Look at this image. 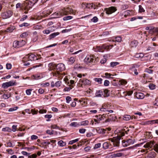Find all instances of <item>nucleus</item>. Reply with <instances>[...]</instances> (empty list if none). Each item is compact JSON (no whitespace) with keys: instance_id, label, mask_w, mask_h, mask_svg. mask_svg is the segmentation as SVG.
<instances>
[{"instance_id":"33","label":"nucleus","mask_w":158,"mask_h":158,"mask_svg":"<svg viewBox=\"0 0 158 158\" xmlns=\"http://www.w3.org/2000/svg\"><path fill=\"white\" fill-rule=\"evenodd\" d=\"M59 32L54 33L50 35V39H51L54 38L56 35H59Z\"/></svg>"},{"instance_id":"42","label":"nucleus","mask_w":158,"mask_h":158,"mask_svg":"<svg viewBox=\"0 0 158 158\" xmlns=\"http://www.w3.org/2000/svg\"><path fill=\"white\" fill-rule=\"evenodd\" d=\"M86 142L85 141L83 140H81L78 143L77 146L79 147L80 146H81L82 145L84 144Z\"/></svg>"},{"instance_id":"61","label":"nucleus","mask_w":158,"mask_h":158,"mask_svg":"<svg viewBox=\"0 0 158 158\" xmlns=\"http://www.w3.org/2000/svg\"><path fill=\"white\" fill-rule=\"evenodd\" d=\"M38 138V137L35 135H32L31 137V139L32 140L34 139H36Z\"/></svg>"},{"instance_id":"56","label":"nucleus","mask_w":158,"mask_h":158,"mask_svg":"<svg viewBox=\"0 0 158 158\" xmlns=\"http://www.w3.org/2000/svg\"><path fill=\"white\" fill-rule=\"evenodd\" d=\"M61 84V82L60 81H58L56 82L55 83V86L56 87H59L60 86Z\"/></svg>"},{"instance_id":"50","label":"nucleus","mask_w":158,"mask_h":158,"mask_svg":"<svg viewBox=\"0 0 158 158\" xmlns=\"http://www.w3.org/2000/svg\"><path fill=\"white\" fill-rule=\"evenodd\" d=\"M139 11L140 12H143L145 11V10L143 8L141 5L139 6Z\"/></svg>"},{"instance_id":"36","label":"nucleus","mask_w":158,"mask_h":158,"mask_svg":"<svg viewBox=\"0 0 158 158\" xmlns=\"http://www.w3.org/2000/svg\"><path fill=\"white\" fill-rule=\"evenodd\" d=\"M15 27H8L7 30L6 31L7 32H12L14 29Z\"/></svg>"},{"instance_id":"63","label":"nucleus","mask_w":158,"mask_h":158,"mask_svg":"<svg viewBox=\"0 0 158 158\" xmlns=\"http://www.w3.org/2000/svg\"><path fill=\"white\" fill-rule=\"evenodd\" d=\"M29 25V24L28 23H24L20 25V26L21 27H23V26H25V27H27Z\"/></svg>"},{"instance_id":"52","label":"nucleus","mask_w":158,"mask_h":158,"mask_svg":"<svg viewBox=\"0 0 158 158\" xmlns=\"http://www.w3.org/2000/svg\"><path fill=\"white\" fill-rule=\"evenodd\" d=\"M29 60L28 59V55H26V56H25L23 58V62H25V61H28Z\"/></svg>"},{"instance_id":"21","label":"nucleus","mask_w":158,"mask_h":158,"mask_svg":"<svg viewBox=\"0 0 158 158\" xmlns=\"http://www.w3.org/2000/svg\"><path fill=\"white\" fill-rule=\"evenodd\" d=\"M138 42L137 41L135 40L131 42L130 45L132 47H136L138 45Z\"/></svg>"},{"instance_id":"29","label":"nucleus","mask_w":158,"mask_h":158,"mask_svg":"<svg viewBox=\"0 0 158 158\" xmlns=\"http://www.w3.org/2000/svg\"><path fill=\"white\" fill-rule=\"evenodd\" d=\"M89 122L88 120H85L81 122L80 125L81 126H87L88 125Z\"/></svg>"},{"instance_id":"59","label":"nucleus","mask_w":158,"mask_h":158,"mask_svg":"<svg viewBox=\"0 0 158 158\" xmlns=\"http://www.w3.org/2000/svg\"><path fill=\"white\" fill-rule=\"evenodd\" d=\"M79 102H82V104H87V102L86 101H85V99H82V100H79Z\"/></svg>"},{"instance_id":"54","label":"nucleus","mask_w":158,"mask_h":158,"mask_svg":"<svg viewBox=\"0 0 158 158\" xmlns=\"http://www.w3.org/2000/svg\"><path fill=\"white\" fill-rule=\"evenodd\" d=\"M52 117V115L51 114H47L45 115V117L46 118H48V119L47 120V121H49L50 120V118H51Z\"/></svg>"},{"instance_id":"2","label":"nucleus","mask_w":158,"mask_h":158,"mask_svg":"<svg viewBox=\"0 0 158 158\" xmlns=\"http://www.w3.org/2000/svg\"><path fill=\"white\" fill-rule=\"evenodd\" d=\"M76 12V10H73L72 8L67 7L60 10L58 12H56L53 13L52 15L54 16V18H59L61 16L69 14V13L75 15Z\"/></svg>"},{"instance_id":"34","label":"nucleus","mask_w":158,"mask_h":158,"mask_svg":"<svg viewBox=\"0 0 158 158\" xmlns=\"http://www.w3.org/2000/svg\"><path fill=\"white\" fill-rule=\"evenodd\" d=\"M94 80L100 84L102 83V79L101 78H95L94 79Z\"/></svg>"},{"instance_id":"10","label":"nucleus","mask_w":158,"mask_h":158,"mask_svg":"<svg viewBox=\"0 0 158 158\" xmlns=\"http://www.w3.org/2000/svg\"><path fill=\"white\" fill-rule=\"evenodd\" d=\"M158 123V119L150 120L145 122H142L140 124L142 125L152 124L154 123Z\"/></svg>"},{"instance_id":"15","label":"nucleus","mask_w":158,"mask_h":158,"mask_svg":"<svg viewBox=\"0 0 158 158\" xmlns=\"http://www.w3.org/2000/svg\"><path fill=\"white\" fill-rule=\"evenodd\" d=\"M29 60L31 61L34 60H38V58L36 56L32 53L29 54L28 55Z\"/></svg>"},{"instance_id":"41","label":"nucleus","mask_w":158,"mask_h":158,"mask_svg":"<svg viewBox=\"0 0 158 158\" xmlns=\"http://www.w3.org/2000/svg\"><path fill=\"white\" fill-rule=\"evenodd\" d=\"M73 17L70 16H67L64 17L63 19L64 21H66L69 20H70L72 19Z\"/></svg>"},{"instance_id":"16","label":"nucleus","mask_w":158,"mask_h":158,"mask_svg":"<svg viewBox=\"0 0 158 158\" xmlns=\"http://www.w3.org/2000/svg\"><path fill=\"white\" fill-rule=\"evenodd\" d=\"M56 65L53 64V63H50L48 64L49 69L50 70H56Z\"/></svg>"},{"instance_id":"45","label":"nucleus","mask_w":158,"mask_h":158,"mask_svg":"<svg viewBox=\"0 0 158 158\" xmlns=\"http://www.w3.org/2000/svg\"><path fill=\"white\" fill-rule=\"evenodd\" d=\"M2 131H7L8 132H10L11 131V130L8 127H6L5 128H3L2 129Z\"/></svg>"},{"instance_id":"51","label":"nucleus","mask_w":158,"mask_h":158,"mask_svg":"<svg viewBox=\"0 0 158 158\" xmlns=\"http://www.w3.org/2000/svg\"><path fill=\"white\" fill-rule=\"evenodd\" d=\"M18 108L17 106L13 108H10L9 109L8 111L9 112H11L16 110Z\"/></svg>"},{"instance_id":"32","label":"nucleus","mask_w":158,"mask_h":158,"mask_svg":"<svg viewBox=\"0 0 158 158\" xmlns=\"http://www.w3.org/2000/svg\"><path fill=\"white\" fill-rule=\"evenodd\" d=\"M113 46V45L106 46L104 45H103V48L104 49H106L107 50H109L110 48H111Z\"/></svg>"},{"instance_id":"37","label":"nucleus","mask_w":158,"mask_h":158,"mask_svg":"<svg viewBox=\"0 0 158 158\" xmlns=\"http://www.w3.org/2000/svg\"><path fill=\"white\" fill-rule=\"evenodd\" d=\"M97 48L99 52H102L104 51V48H103V45L102 47H97Z\"/></svg>"},{"instance_id":"5","label":"nucleus","mask_w":158,"mask_h":158,"mask_svg":"<svg viewBox=\"0 0 158 158\" xmlns=\"http://www.w3.org/2000/svg\"><path fill=\"white\" fill-rule=\"evenodd\" d=\"M13 12L11 10H6L2 13L1 17L3 19H6L10 17L13 15Z\"/></svg>"},{"instance_id":"39","label":"nucleus","mask_w":158,"mask_h":158,"mask_svg":"<svg viewBox=\"0 0 158 158\" xmlns=\"http://www.w3.org/2000/svg\"><path fill=\"white\" fill-rule=\"evenodd\" d=\"M119 64V63L118 62H111L110 64V66L112 67H114L116 66Z\"/></svg>"},{"instance_id":"6","label":"nucleus","mask_w":158,"mask_h":158,"mask_svg":"<svg viewBox=\"0 0 158 158\" xmlns=\"http://www.w3.org/2000/svg\"><path fill=\"white\" fill-rule=\"evenodd\" d=\"M145 29L146 30H149L150 32H153L156 34V36L158 37V27L155 28L153 27H147Z\"/></svg>"},{"instance_id":"48","label":"nucleus","mask_w":158,"mask_h":158,"mask_svg":"<svg viewBox=\"0 0 158 158\" xmlns=\"http://www.w3.org/2000/svg\"><path fill=\"white\" fill-rule=\"evenodd\" d=\"M153 70L150 69H146L145 70V72L151 74L153 73Z\"/></svg>"},{"instance_id":"4","label":"nucleus","mask_w":158,"mask_h":158,"mask_svg":"<svg viewBox=\"0 0 158 158\" xmlns=\"http://www.w3.org/2000/svg\"><path fill=\"white\" fill-rule=\"evenodd\" d=\"M56 72L54 74V75L56 76V75H59L60 74V72L64 70L65 69L64 65L62 63H60L58 64L56 66Z\"/></svg>"},{"instance_id":"31","label":"nucleus","mask_w":158,"mask_h":158,"mask_svg":"<svg viewBox=\"0 0 158 158\" xmlns=\"http://www.w3.org/2000/svg\"><path fill=\"white\" fill-rule=\"evenodd\" d=\"M136 58H141L143 56V55L142 53H137L135 56Z\"/></svg>"},{"instance_id":"1","label":"nucleus","mask_w":158,"mask_h":158,"mask_svg":"<svg viewBox=\"0 0 158 158\" xmlns=\"http://www.w3.org/2000/svg\"><path fill=\"white\" fill-rule=\"evenodd\" d=\"M38 0H26L23 3H18L16 5V8H20L22 10H24V13L27 14L28 11L31 8Z\"/></svg>"},{"instance_id":"19","label":"nucleus","mask_w":158,"mask_h":158,"mask_svg":"<svg viewBox=\"0 0 158 158\" xmlns=\"http://www.w3.org/2000/svg\"><path fill=\"white\" fill-rule=\"evenodd\" d=\"M50 142L49 141L44 142L41 143V145H39L40 146H41V145L44 147L45 148H47V147L48 146L49 144H50Z\"/></svg>"},{"instance_id":"8","label":"nucleus","mask_w":158,"mask_h":158,"mask_svg":"<svg viewBox=\"0 0 158 158\" xmlns=\"http://www.w3.org/2000/svg\"><path fill=\"white\" fill-rule=\"evenodd\" d=\"M155 142L154 141L152 140L148 142L144 145L143 147L145 148H148V149L152 148Z\"/></svg>"},{"instance_id":"18","label":"nucleus","mask_w":158,"mask_h":158,"mask_svg":"<svg viewBox=\"0 0 158 158\" xmlns=\"http://www.w3.org/2000/svg\"><path fill=\"white\" fill-rule=\"evenodd\" d=\"M106 114L107 115V116L108 117V119L106 120V121H108L109 120L110 121H113L114 120V118L113 116L111 117L112 115L110 114V113L109 112H106Z\"/></svg>"},{"instance_id":"43","label":"nucleus","mask_w":158,"mask_h":158,"mask_svg":"<svg viewBox=\"0 0 158 158\" xmlns=\"http://www.w3.org/2000/svg\"><path fill=\"white\" fill-rule=\"evenodd\" d=\"M79 140V139H75L70 141L69 142V144H73L74 143L78 141Z\"/></svg>"},{"instance_id":"27","label":"nucleus","mask_w":158,"mask_h":158,"mask_svg":"<svg viewBox=\"0 0 158 158\" xmlns=\"http://www.w3.org/2000/svg\"><path fill=\"white\" fill-rule=\"evenodd\" d=\"M58 144L60 146L63 147L66 145V143L64 142L63 140H61L58 142Z\"/></svg>"},{"instance_id":"64","label":"nucleus","mask_w":158,"mask_h":158,"mask_svg":"<svg viewBox=\"0 0 158 158\" xmlns=\"http://www.w3.org/2000/svg\"><path fill=\"white\" fill-rule=\"evenodd\" d=\"M12 67L11 64H10L8 63L6 64V68L8 69H10Z\"/></svg>"},{"instance_id":"57","label":"nucleus","mask_w":158,"mask_h":158,"mask_svg":"<svg viewBox=\"0 0 158 158\" xmlns=\"http://www.w3.org/2000/svg\"><path fill=\"white\" fill-rule=\"evenodd\" d=\"M116 81V79L113 80V81H112V84L115 86H118V84L117 83L115 82Z\"/></svg>"},{"instance_id":"30","label":"nucleus","mask_w":158,"mask_h":158,"mask_svg":"<svg viewBox=\"0 0 158 158\" xmlns=\"http://www.w3.org/2000/svg\"><path fill=\"white\" fill-rule=\"evenodd\" d=\"M69 59V61L70 62V64H73L75 60V59L73 57H71L69 58H68Z\"/></svg>"},{"instance_id":"38","label":"nucleus","mask_w":158,"mask_h":158,"mask_svg":"<svg viewBox=\"0 0 158 158\" xmlns=\"http://www.w3.org/2000/svg\"><path fill=\"white\" fill-rule=\"evenodd\" d=\"M19 42V47L23 46L25 44V41L23 40Z\"/></svg>"},{"instance_id":"49","label":"nucleus","mask_w":158,"mask_h":158,"mask_svg":"<svg viewBox=\"0 0 158 158\" xmlns=\"http://www.w3.org/2000/svg\"><path fill=\"white\" fill-rule=\"evenodd\" d=\"M119 82L120 83V84L124 85L127 84V81L124 80H121L119 81Z\"/></svg>"},{"instance_id":"53","label":"nucleus","mask_w":158,"mask_h":158,"mask_svg":"<svg viewBox=\"0 0 158 158\" xmlns=\"http://www.w3.org/2000/svg\"><path fill=\"white\" fill-rule=\"evenodd\" d=\"M91 20L92 22H94V23L97 22L98 20V18L96 17L95 16L92 19H91Z\"/></svg>"},{"instance_id":"55","label":"nucleus","mask_w":158,"mask_h":158,"mask_svg":"<svg viewBox=\"0 0 158 158\" xmlns=\"http://www.w3.org/2000/svg\"><path fill=\"white\" fill-rule=\"evenodd\" d=\"M66 102L67 103H69L70 101L72 100V98L70 96H67L66 98Z\"/></svg>"},{"instance_id":"7","label":"nucleus","mask_w":158,"mask_h":158,"mask_svg":"<svg viewBox=\"0 0 158 158\" xmlns=\"http://www.w3.org/2000/svg\"><path fill=\"white\" fill-rule=\"evenodd\" d=\"M117 10L116 7L114 6H111L108 8H106L105 9V11H106V14L109 15L115 12Z\"/></svg>"},{"instance_id":"25","label":"nucleus","mask_w":158,"mask_h":158,"mask_svg":"<svg viewBox=\"0 0 158 158\" xmlns=\"http://www.w3.org/2000/svg\"><path fill=\"white\" fill-rule=\"evenodd\" d=\"M131 118V117L129 115H124L123 117V119L125 120L128 121Z\"/></svg>"},{"instance_id":"12","label":"nucleus","mask_w":158,"mask_h":158,"mask_svg":"<svg viewBox=\"0 0 158 158\" xmlns=\"http://www.w3.org/2000/svg\"><path fill=\"white\" fill-rule=\"evenodd\" d=\"M134 140L131 139H127L126 142H123V145L124 147H127L128 145L133 144L134 143Z\"/></svg>"},{"instance_id":"28","label":"nucleus","mask_w":158,"mask_h":158,"mask_svg":"<svg viewBox=\"0 0 158 158\" xmlns=\"http://www.w3.org/2000/svg\"><path fill=\"white\" fill-rule=\"evenodd\" d=\"M123 155V153H114L112 155L114 157H119L122 156Z\"/></svg>"},{"instance_id":"11","label":"nucleus","mask_w":158,"mask_h":158,"mask_svg":"<svg viewBox=\"0 0 158 158\" xmlns=\"http://www.w3.org/2000/svg\"><path fill=\"white\" fill-rule=\"evenodd\" d=\"M94 56H87L85 59L84 61L87 64L91 63L94 60Z\"/></svg>"},{"instance_id":"46","label":"nucleus","mask_w":158,"mask_h":158,"mask_svg":"<svg viewBox=\"0 0 158 158\" xmlns=\"http://www.w3.org/2000/svg\"><path fill=\"white\" fill-rule=\"evenodd\" d=\"M71 126L74 127H76L77 126L79 125L77 124V123L76 122H74L72 123L70 125Z\"/></svg>"},{"instance_id":"60","label":"nucleus","mask_w":158,"mask_h":158,"mask_svg":"<svg viewBox=\"0 0 158 158\" xmlns=\"http://www.w3.org/2000/svg\"><path fill=\"white\" fill-rule=\"evenodd\" d=\"M143 77L146 79H147L148 78H149V75L148 73H145L143 74Z\"/></svg>"},{"instance_id":"47","label":"nucleus","mask_w":158,"mask_h":158,"mask_svg":"<svg viewBox=\"0 0 158 158\" xmlns=\"http://www.w3.org/2000/svg\"><path fill=\"white\" fill-rule=\"evenodd\" d=\"M28 35V33L27 32H25L23 33L20 35V36L21 37L25 38L27 37Z\"/></svg>"},{"instance_id":"9","label":"nucleus","mask_w":158,"mask_h":158,"mask_svg":"<svg viewBox=\"0 0 158 158\" xmlns=\"http://www.w3.org/2000/svg\"><path fill=\"white\" fill-rule=\"evenodd\" d=\"M15 82H13L12 81H10L3 83L2 84V87L4 89H6L9 87L15 85Z\"/></svg>"},{"instance_id":"62","label":"nucleus","mask_w":158,"mask_h":158,"mask_svg":"<svg viewBox=\"0 0 158 158\" xmlns=\"http://www.w3.org/2000/svg\"><path fill=\"white\" fill-rule=\"evenodd\" d=\"M133 92L132 91H126L125 92L126 94L125 95H127L129 96H130L131 95V94L133 93Z\"/></svg>"},{"instance_id":"44","label":"nucleus","mask_w":158,"mask_h":158,"mask_svg":"<svg viewBox=\"0 0 158 158\" xmlns=\"http://www.w3.org/2000/svg\"><path fill=\"white\" fill-rule=\"evenodd\" d=\"M153 148L156 152H158V144H156L153 146Z\"/></svg>"},{"instance_id":"58","label":"nucleus","mask_w":158,"mask_h":158,"mask_svg":"<svg viewBox=\"0 0 158 158\" xmlns=\"http://www.w3.org/2000/svg\"><path fill=\"white\" fill-rule=\"evenodd\" d=\"M38 110H35L34 109H31V112L33 114H37L38 113Z\"/></svg>"},{"instance_id":"35","label":"nucleus","mask_w":158,"mask_h":158,"mask_svg":"<svg viewBox=\"0 0 158 158\" xmlns=\"http://www.w3.org/2000/svg\"><path fill=\"white\" fill-rule=\"evenodd\" d=\"M103 148L104 149H106L108 148H109V143L107 142H105L103 145Z\"/></svg>"},{"instance_id":"22","label":"nucleus","mask_w":158,"mask_h":158,"mask_svg":"<svg viewBox=\"0 0 158 158\" xmlns=\"http://www.w3.org/2000/svg\"><path fill=\"white\" fill-rule=\"evenodd\" d=\"M73 87V85H69V87H66L64 89V90L65 91H68L70 90V89H72Z\"/></svg>"},{"instance_id":"13","label":"nucleus","mask_w":158,"mask_h":158,"mask_svg":"<svg viewBox=\"0 0 158 158\" xmlns=\"http://www.w3.org/2000/svg\"><path fill=\"white\" fill-rule=\"evenodd\" d=\"M134 94L135 96L138 99H142L144 97V94L142 93L135 92Z\"/></svg>"},{"instance_id":"3","label":"nucleus","mask_w":158,"mask_h":158,"mask_svg":"<svg viewBox=\"0 0 158 158\" xmlns=\"http://www.w3.org/2000/svg\"><path fill=\"white\" fill-rule=\"evenodd\" d=\"M129 131V130L128 129L126 131L125 129H123L118 133L117 137H114L112 138H110L109 139V140L113 143V144L114 146L118 147L119 146L120 139L124 135L125 133L127 134Z\"/></svg>"},{"instance_id":"14","label":"nucleus","mask_w":158,"mask_h":158,"mask_svg":"<svg viewBox=\"0 0 158 158\" xmlns=\"http://www.w3.org/2000/svg\"><path fill=\"white\" fill-rule=\"evenodd\" d=\"M79 82L80 83H81L85 85H90L91 83V81L87 79H80Z\"/></svg>"},{"instance_id":"20","label":"nucleus","mask_w":158,"mask_h":158,"mask_svg":"<svg viewBox=\"0 0 158 158\" xmlns=\"http://www.w3.org/2000/svg\"><path fill=\"white\" fill-rule=\"evenodd\" d=\"M103 95V92L101 90H98L96 91L95 93V96L96 97H101Z\"/></svg>"},{"instance_id":"24","label":"nucleus","mask_w":158,"mask_h":158,"mask_svg":"<svg viewBox=\"0 0 158 158\" xmlns=\"http://www.w3.org/2000/svg\"><path fill=\"white\" fill-rule=\"evenodd\" d=\"M109 90H108L107 89H106L104 90V97H107L109 96L110 94L109 93Z\"/></svg>"},{"instance_id":"23","label":"nucleus","mask_w":158,"mask_h":158,"mask_svg":"<svg viewBox=\"0 0 158 158\" xmlns=\"http://www.w3.org/2000/svg\"><path fill=\"white\" fill-rule=\"evenodd\" d=\"M107 129L108 131H110L111 130V129L110 128H106V129L101 128L99 129L100 133H106V131H107L106 129Z\"/></svg>"},{"instance_id":"17","label":"nucleus","mask_w":158,"mask_h":158,"mask_svg":"<svg viewBox=\"0 0 158 158\" xmlns=\"http://www.w3.org/2000/svg\"><path fill=\"white\" fill-rule=\"evenodd\" d=\"M52 10L51 9L49 10H45L43 12L44 16L46 17L50 15L52 13Z\"/></svg>"},{"instance_id":"40","label":"nucleus","mask_w":158,"mask_h":158,"mask_svg":"<svg viewBox=\"0 0 158 158\" xmlns=\"http://www.w3.org/2000/svg\"><path fill=\"white\" fill-rule=\"evenodd\" d=\"M115 40H113V41H117L118 42H120L122 41V38L120 36L117 37L115 38Z\"/></svg>"},{"instance_id":"26","label":"nucleus","mask_w":158,"mask_h":158,"mask_svg":"<svg viewBox=\"0 0 158 158\" xmlns=\"http://www.w3.org/2000/svg\"><path fill=\"white\" fill-rule=\"evenodd\" d=\"M13 46L14 48H19V42L18 41H15L13 43Z\"/></svg>"}]
</instances>
